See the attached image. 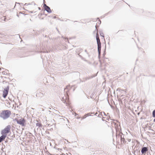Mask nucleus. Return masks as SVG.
<instances>
[{"mask_svg": "<svg viewBox=\"0 0 155 155\" xmlns=\"http://www.w3.org/2000/svg\"><path fill=\"white\" fill-rule=\"evenodd\" d=\"M44 7L45 10H46L48 12L50 13L51 12V11L50 8L46 5L45 4L44 5Z\"/></svg>", "mask_w": 155, "mask_h": 155, "instance_id": "7", "label": "nucleus"}, {"mask_svg": "<svg viewBox=\"0 0 155 155\" xmlns=\"http://www.w3.org/2000/svg\"><path fill=\"white\" fill-rule=\"evenodd\" d=\"M70 87L69 86H67L64 89V90L65 91H67L66 90L69 89L70 88Z\"/></svg>", "mask_w": 155, "mask_h": 155, "instance_id": "11", "label": "nucleus"}, {"mask_svg": "<svg viewBox=\"0 0 155 155\" xmlns=\"http://www.w3.org/2000/svg\"><path fill=\"white\" fill-rule=\"evenodd\" d=\"M148 150L147 148L146 147H143L141 150V152L142 153H145Z\"/></svg>", "mask_w": 155, "mask_h": 155, "instance_id": "9", "label": "nucleus"}, {"mask_svg": "<svg viewBox=\"0 0 155 155\" xmlns=\"http://www.w3.org/2000/svg\"><path fill=\"white\" fill-rule=\"evenodd\" d=\"M153 117H155V110H154L153 112Z\"/></svg>", "mask_w": 155, "mask_h": 155, "instance_id": "12", "label": "nucleus"}, {"mask_svg": "<svg viewBox=\"0 0 155 155\" xmlns=\"http://www.w3.org/2000/svg\"><path fill=\"white\" fill-rule=\"evenodd\" d=\"M69 98L68 95L67 93L65 95V98L64 97H62V101L64 103H68L69 102Z\"/></svg>", "mask_w": 155, "mask_h": 155, "instance_id": "6", "label": "nucleus"}, {"mask_svg": "<svg viewBox=\"0 0 155 155\" xmlns=\"http://www.w3.org/2000/svg\"><path fill=\"white\" fill-rule=\"evenodd\" d=\"M16 121L18 124H19L22 126H25V120L24 118H21L20 119L18 120L17 119Z\"/></svg>", "mask_w": 155, "mask_h": 155, "instance_id": "4", "label": "nucleus"}, {"mask_svg": "<svg viewBox=\"0 0 155 155\" xmlns=\"http://www.w3.org/2000/svg\"><path fill=\"white\" fill-rule=\"evenodd\" d=\"M11 114V112L9 110L2 111L0 114V117L4 119L9 117Z\"/></svg>", "mask_w": 155, "mask_h": 155, "instance_id": "1", "label": "nucleus"}, {"mask_svg": "<svg viewBox=\"0 0 155 155\" xmlns=\"http://www.w3.org/2000/svg\"><path fill=\"white\" fill-rule=\"evenodd\" d=\"M53 18H56V17L55 16H54Z\"/></svg>", "mask_w": 155, "mask_h": 155, "instance_id": "13", "label": "nucleus"}, {"mask_svg": "<svg viewBox=\"0 0 155 155\" xmlns=\"http://www.w3.org/2000/svg\"><path fill=\"white\" fill-rule=\"evenodd\" d=\"M9 90V88L8 87H7L4 89L3 92V96L4 98H5L7 96L8 94Z\"/></svg>", "mask_w": 155, "mask_h": 155, "instance_id": "5", "label": "nucleus"}, {"mask_svg": "<svg viewBox=\"0 0 155 155\" xmlns=\"http://www.w3.org/2000/svg\"><path fill=\"white\" fill-rule=\"evenodd\" d=\"M99 21L100 23V24L101 23V21H100V20H99Z\"/></svg>", "mask_w": 155, "mask_h": 155, "instance_id": "14", "label": "nucleus"}, {"mask_svg": "<svg viewBox=\"0 0 155 155\" xmlns=\"http://www.w3.org/2000/svg\"><path fill=\"white\" fill-rule=\"evenodd\" d=\"M38 123H36V125L38 127H42V125L41 123H39L38 121H37Z\"/></svg>", "mask_w": 155, "mask_h": 155, "instance_id": "10", "label": "nucleus"}, {"mask_svg": "<svg viewBox=\"0 0 155 155\" xmlns=\"http://www.w3.org/2000/svg\"><path fill=\"white\" fill-rule=\"evenodd\" d=\"M6 137L7 136H6L5 135L3 134H2V136L0 137V143L2 141L4 140Z\"/></svg>", "mask_w": 155, "mask_h": 155, "instance_id": "8", "label": "nucleus"}, {"mask_svg": "<svg viewBox=\"0 0 155 155\" xmlns=\"http://www.w3.org/2000/svg\"><path fill=\"white\" fill-rule=\"evenodd\" d=\"M11 128V125H9L6 126L1 131V134H3L7 136V134L10 132Z\"/></svg>", "mask_w": 155, "mask_h": 155, "instance_id": "3", "label": "nucleus"}, {"mask_svg": "<svg viewBox=\"0 0 155 155\" xmlns=\"http://www.w3.org/2000/svg\"><path fill=\"white\" fill-rule=\"evenodd\" d=\"M96 30L94 32V33H96V39L98 46V50L99 53H100L101 51V43L100 41L98 35V31L96 25L95 26Z\"/></svg>", "mask_w": 155, "mask_h": 155, "instance_id": "2", "label": "nucleus"}, {"mask_svg": "<svg viewBox=\"0 0 155 155\" xmlns=\"http://www.w3.org/2000/svg\"><path fill=\"white\" fill-rule=\"evenodd\" d=\"M154 121H155V119L154 120Z\"/></svg>", "mask_w": 155, "mask_h": 155, "instance_id": "15", "label": "nucleus"}]
</instances>
